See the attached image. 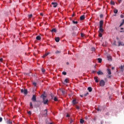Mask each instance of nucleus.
<instances>
[{
  "instance_id": "1",
  "label": "nucleus",
  "mask_w": 124,
  "mask_h": 124,
  "mask_svg": "<svg viewBox=\"0 0 124 124\" xmlns=\"http://www.w3.org/2000/svg\"><path fill=\"white\" fill-rule=\"evenodd\" d=\"M103 20L100 21L99 23V31L100 32H103L104 31V30L103 29Z\"/></svg>"
},
{
  "instance_id": "2",
  "label": "nucleus",
  "mask_w": 124,
  "mask_h": 124,
  "mask_svg": "<svg viewBox=\"0 0 124 124\" xmlns=\"http://www.w3.org/2000/svg\"><path fill=\"white\" fill-rule=\"evenodd\" d=\"M41 97H43V102L44 104H48V102H49V100H48V99H45V98H46V96H45L44 94H43L41 95Z\"/></svg>"
},
{
  "instance_id": "3",
  "label": "nucleus",
  "mask_w": 124,
  "mask_h": 124,
  "mask_svg": "<svg viewBox=\"0 0 124 124\" xmlns=\"http://www.w3.org/2000/svg\"><path fill=\"white\" fill-rule=\"evenodd\" d=\"M99 84L101 87H104V86H105V81L103 80H101Z\"/></svg>"
},
{
  "instance_id": "4",
  "label": "nucleus",
  "mask_w": 124,
  "mask_h": 124,
  "mask_svg": "<svg viewBox=\"0 0 124 124\" xmlns=\"http://www.w3.org/2000/svg\"><path fill=\"white\" fill-rule=\"evenodd\" d=\"M31 100L33 101V102H36V95H33L31 98Z\"/></svg>"
},
{
  "instance_id": "5",
  "label": "nucleus",
  "mask_w": 124,
  "mask_h": 124,
  "mask_svg": "<svg viewBox=\"0 0 124 124\" xmlns=\"http://www.w3.org/2000/svg\"><path fill=\"white\" fill-rule=\"evenodd\" d=\"M21 93H24V94H28V90L27 89H21Z\"/></svg>"
},
{
  "instance_id": "6",
  "label": "nucleus",
  "mask_w": 124,
  "mask_h": 124,
  "mask_svg": "<svg viewBox=\"0 0 124 124\" xmlns=\"http://www.w3.org/2000/svg\"><path fill=\"white\" fill-rule=\"evenodd\" d=\"M48 113V110L47 109H46L43 111V115L45 117H47V113Z\"/></svg>"
},
{
  "instance_id": "7",
  "label": "nucleus",
  "mask_w": 124,
  "mask_h": 124,
  "mask_svg": "<svg viewBox=\"0 0 124 124\" xmlns=\"http://www.w3.org/2000/svg\"><path fill=\"white\" fill-rule=\"evenodd\" d=\"M51 4L53 5V7H57L58 6V3L57 2H52Z\"/></svg>"
},
{
  "instance_id": "8",
  "label": "nucleus",
  "mask_w": 124,
  "mask_h": 124,
  "mask_svg": "<svg viewBox=\"0 0 124 124\" xmlns=\"http://www.w3.org/2000/svg\"><path fill=\"white\" fill-rule=\"evenodd\" d=\"M107 58L108 61H109V62H111L112 61V57H111L110 55H108L107 56Z\"/></svg>"
},
{
  "instance_id": "9",
  "label": "nucleus",
  "mask_w": 124,
  "mask_h": 124,
  "mask_svg": "<svg viewBox=\"0 0 124 124\" xmlns=\"http://www.w3.org/2000/svg\"><path fill=\"white\" fill-rule=\"evenodd\" d=\"M98 78L97 77H94V79L95 82H96V83H98V82H99Z\"/></svg>"
},
{
  "instance_id": "10",
  "label": "nucleus",
  "mask_w": 124,
  "mask_h": 124,
  "mask_svg": "<svg viewBox=\"0 0 124 124\" xmlns=\"http://www.w3.org/2000/svg\"><path fill=\"white\" fill-rule=\"evenodd\" d=\"M84 19H85V15H82V16H80V20L81 21H83V20H84Z\"/></svg>"
},
{
  "instance_id": "11",
  "label": "nucleus",
  "mask_w": 124,
  "mask_h": 124,
  "mask_svg": "<svg viewBox=\"0 0 124 124\" xmlns=\"http://www.w3.org/2000/svg\"><path fill=\"white\" fill-rule=\"evenodd\" d=\"M97 74H98V75H103V73L101 72V71H99L97 72Z\"/></svg>"
},
{
  "instance_id": "12",
  "label": "nucleus",
  "mask_w": 124,
  "mask_h": 124,
  "mask_svg": "<svg viewBox=\"0 0 124 124\" xmlns=\"http://www.w3.org/2000/svg\"><path fill=\"white\" fill-rule=\"evenodd\" d=\"M120 46H124L121 41H118V46L120 47Z\"/></svg>"
},
{
  "instance_id": "13",
  "label": "nucleus",
  "mask_w": 124,
  "mask_h": 124,
  "mask_svg": "<svg viewBox=\"0 0 124 124\" xmlns=\"http://www.w3.org/2000/svg\"><path fill=\"white\" fill-rule=\"evenodd\" d=\"M7 124H12V121L10 120H8L6 122Z\"/></svg>"
},
{
  "instance_id": "14",
  "label": "nucleus",
  "mask_w": 124,
  "mask_h": 124,
  "mask_svg": "<svg viewBox=\"0 0 124 124\" xmlns=\"http://www.w3.org/2000/svg\"><path fill=\"white\" fill-rule=\"evenodd\" d=\"M30 108L31 109H33V106L32 105V103L31 102H30Z\"/></svg>"
},
{
  "instance_id": "15",
  "label": "nucleus",
  "mask_w": 124,
  "mask_h": 124,
  "mask_svg": "<svg viewBox=\"0 0 124 124\" xmlns=\"http://www.w3.org/2000/svg\"><path fill=\"white\" fill-rule=\"evenodd\" d=\"M49 54H50V52H48L47 53L45 54L43 56V58H46V57H47V56H48V55H49Z\"/></svg>"
},
{
  "instance_id": "16",
  "label": "nucleus",
  "mask_w": 124,
  "mask_h": 124,
  "mask_svg": "<svg viewBox=\"0 0 124 124\" xmlns=\"http://www.w3.org/2000/svg\"><path fill=\"white\" fill-rule=\"evenodd\" d=\"M120 69H121V71H122V72H123V71H124V65L123 66L121 65L120 67Z\"/></svg>"
},
{
  "instance_id": "17",
  "label": "nucleus",
  "mask_w": 124,
  "mask_h": 124,
  "mask_svg": "<svg viewBox=\"0 0 124 124\" xmlns=\"http://www.w3.org/2000/svg\"><path fill=\"white\" fill-rule=\"evenodd\" d=\"M97 61H98L99 63H101V62H102V59L101 58H98Z\"/></svg>"
},
{
  "instance_id": "18",
  "label": "nucleus",
  "mask_w": 124,
  "mask_h": 124,
  "mask_svg": "<svg viewBox=\"0 0 124 124\" xmlns=\"http://www.w3.org/2000/svg\"><path fill=\"white\" fill-rule=\"evenodd\" d=\"M88 90L89 91V92L90 93H91L93 91V88H92V87H89L88 88Z\"/></svg>"
},
{
  "instance_id": "19",
  "label": "nucleus",
  "mask_w": 124,
  "mask_h": 124,
  "mask_svg": "<svg viewBox=\"0 0 124 124\" xmlns=\"http://www.w3.org/2000/svg\"><path fill=\"white\" fill-rule=\"evenodd\" d=\"M36 39L37 40H41V37L40 36H37L36 37Z\"/></svg>"
},
{
  "instance_id": "20",
  "label": "nucleus",
  "mask_w": 124,
  "mask_h": 124,
  "mask_svg": "<svg viewBox=\"0 0 124 124\" xmlns=\"http://www.w3.org/2000/svg\"><path fill=\"white\" fill-rule=\"evenodd\" d=\"M107 71H108V75H111V70L109 69H108Z\"/></svg>"
},
{
  "instance_id": "21",
  "label": "nucleus",
  "mask_w": 124,
  "mask_h": 124,
  "mask_svg": "<svg viewBox=\"0 0 124 124\" xmlns=\"http://www.w3.org/2000/svg\"><path fill=\"white\" fill-rule=\"evenodd\" d=\"M73 104H74V105H75V104H77V102H76V99H74L73 100Z\"/></svg>"
},
{
  "instance_id": "22",
  "label": "nucleus",
  "mask_w": 124,
  "mask_h": 124,
  "mask_svg": "<svg viewBox=\"0 0 124 124\" xmlns=\"http://www.w3.org/2000/svg\"><path fill=\"white\" fill-rule=\"evenodd\" d=\"M51 31V32H57V30L54 28Z\"/></svg>"
},
{
  "instance_id": "23",
  "label": "nucleus",
  "mask_w": 124,
  "mask_h": 124,
  "mask_svg": "<svg viewBox=\"0 0 124 124\" xmlns=\"http://www.w3.org/2000/svg\"><path fill=\"white\" fill-rule=\"evenodd\" d=\"M124 19H123V22L121 23L120 25L119 26V27L121 28L124 25Z\"/></svg>"
},
{
  "instance_id": "24",
  "label": "nucleus",
  "mask_w": 124,
  "mask_h": 124,
  "mask_svg": "<svg viewBox=\"0 0 124 124\" xmlns=\"http://www.w3.org/2000/svg\"><path fill=\"white\" fill-rule=\"evenodd\" d=\"M55 41H56V42H60V38L57 37L55 39Z\"/></svg>"
},
{
  "instance_id": "25",
  "label": "nucleus",
  "mask_w": 124,
  "mask_h": 124,
  "mask_svg": "<svg viewBox=\"0 0 124 124\" xmlns=\"http://www.w3.org/2000/svg\"><path fill=\"white\" fill-rule=\"evenodd\" d=\"M110 4H111V5H115V2H114V1L113 0H111Z\"/></svg>"
},
{
  "instance_id": "26",
  "label": "nucleus",
  "mask_w": 124,
  "mask_h": 124,
  "mask_svg": "<svg viewBox=\"0 0 124 124\" xmlns=\"http://www.w3.org/2000/svg\"><path fill=\"white\" fill-rule=\"evenodd\" d=\"M113 46H117V42L116 41H114L113 43Z\"/></svg>"
},
{
  "instance_id": "27",
  "label": "nucleus",
  "mask_w": 124,
  "mask_h": 124,
  "mask_svg": "<svg viewBox=\"0 0 124 124\" xmlns=\"http://www.w3.org/2000/svg\"><path fill=\"white\" fill-rule=\"evenodd\" d=\"M114 13H115V14H117V13H118V10L117 9H115L114 10Z\"/></svg>"
},
{
  "instance_id": "28",
  "label": "nucleus",
  "mask_w": 124,
  "mask_h": 124,
  "mask_svg": "<svg viewBox=\"0 0 124 124\" xmlns=\"http://www.w3.org/2000/svg\"><path fill=\"white\" fill-rule=\"evenodd\" d=\"M61 92L62 93V94H65V91H64V90H61Z\"/></svg>"
},
{
  "instance_id": "29",
  "label": "nucleus",
  "mask_w": 124,
  "mask_h": 124,
  "mask_svg": "<svg viewBox=\"0 0 124 124\" xmlns=\"http://www.w3.org/2000/svg\"><path fill=\"white\" fill-rule=\"evenodd\" d=\"M28 17L30 19L32 17V14L29 15Z\"/></svg>"
},
{
  "instance_id": "30",
  "label": "nucleus",
  "mask_w": 124,
  "mask_h": 124,
  "mask_svg": "<svg viewBox=\"0 0 124 124\" xmlns=\"http://www.w3.org/2000/svg\"><path fill=\"white\" fill-rule=\"evenodd\" d=\"M65 83H66L67 84V83H68V82H69V80H68L67 78H66L65 79Z\"/></svg>"
},
{
  "instance_id": "31",
  "label": "nucleus",
  "mask_w": 124,
  "mask_h": 124,
  "mask_svg": "<svg viewBox=\"0 0 124 124\" xmlns=\"http://www.w3.org/2000/svg\"><path fill=\"white\" fill-rule=\"evenodd\" d=\"M54 101H58V98L56 96L54 97Z\"/></svg>"
},
{
  "instance_id": "32",
  "label": "nucleus",
  "mask_w": 124,
  "mask_h": 124,
  "mask_svg": "<svg viewBox=\"0 0 124 124\" xmlns=\"http://www.w3.org/2000/svg\"><path fill=\"white\" fill-rule=\"evenodd\" d=\"M50 96L51 97V99H54V95L52 94V93L50 94Z\"/></svg>"
},
{
  "instance_id": "33",
  "label": "nucleus",
  "mask_w": 124,
  "mask_h": 124,
  "mask_svg": "<svg viewBox=\"0 0 124 124\" xmlns=\"http://www.w3.org/2000/svg\"><path fill=\"white\" fill-rule=\"evenodd\" d=\"M80 124H84V120H83V119H80Z\"/></svg>"
},
{
  "instance_id": "34",
  "label": "nucleus",
  "mask_w": 124,
  "mask_h": 124,
  "mask_svg": "<svg viewBox=\"0 0 124 124\" xmlns=\"http://www.w3.org/2000/svg\"><path fill=\"white\" fill-rule=\"evenodd\" d=\"M73 24H78V21H75L74 20H73Z\"/></svg>"
},
{
  "instance_id": "35",
  "label": "nucleus",
  "mask_w": 124,
  "mask_h": 124,
  "mask_svg": "<svg viewBox=\"0 0 124 124\" xmlns=\"http://www.w3.org/2000/svg\"><path fill=\"white\" fill-rule=\"evenodd\" d=\"M45 69H42V72H43V73H45Z\"/></svg>"
},
{
  "instance_id": "36",
  "label": "nucleus",
  "mask_w": 124,
  "mask_h": 124,
  "mask_svg": "<svg viewBox=\"0 0 124 124\" xmlns=\"http://www.w3.org/2000/svg\"><path fill=\"white\" fill-rule=\"evenodd\" d=\"M60 53H61V51L59 50H57L55 52L56 54H60Z\"/></svg>"
},
{
  "instance_id": "37",
  "label": "nucleus",
  "mask_w": 124,
  "mask_h": 124,
  "mask_svg": "<svg viewBox=\"0 0 124 124\" xmlns=\"http://www.w3.org/2000/svg\"><path fill=\"white\" fill-rule=\"evenodd\" d=\"M87 95H89V93L88 92L84 94V96H87Z\"/></svg>"
},
{
  "instance_id": "38",
  "label": "nucleus",
  "mask_w": 124,
  "mask_h": 124,
  "mask_svg": "<svg viewBox=\"0 0 124 124\" xmlns=\"http://www.w3.org/2000/svg\"><path fill=\"white\" fill-rule=\"evenodd\" d=\"M76 109H77L78 110H79V109H80V108H79V106H76Z\"/></svg>"
},
{
  "instance_id": "39",
  "label": "nucleus",
  "mask_w": 124,
  "mask_h": 124,
  "mask_svg": "<svg viewBox=\"0 0 124 124\" xmlns=\"http://www.w3.org/2000/svg\"><path fill=\"white\" fill-rule=\"evenodd\" d=\"M99 36L100 37H102V33L100 32L99 34Z\"/></svg>"
},
{
  "instance_id": "40",
  "label": "nucleus",
  "mask_w": 124,
  "mask_h": 124,
  "mask_svg": "<svg viewBox=\"0 0 124 124\" xmlns=\"http://www.w3.org/2000/svg\"><path fill=\"white\" fill-rule=\"evenodd\" d=\"M75 29H76V27L74 26V27L72 28V31H74V30H75Z\"/></svg>"
},
{
  "instance_id": "41",
  "label": "nucleus",
  "mask_w": 124,
  "mask_h": 124,
  "mask_svg": "<svg viewBox=\"0 0 124 124\" xmlns=\"http://www.w3.org/2000/svg\"><path fill=\"white\" fill-rule=\"evenodd\" d=\"M33 85H34V86L35 87H36V85H37L36 82H33Z\"/></svg>"
},
{
  "instance_id": "42",
  "label": "nucleus",
  "mask_w": 124,
  "mask_h": 124,
  "mask_svg": "<svg viewBox=\"0 0 124 124\" xmlns=\"http://www.w3.org/2000/svg\"><path fill=\"white\" fill-rule=\"evenodd\" d=\"M62 74H63V75H66V72H62Z\"/></svg>"
},
{
  "instance_id": "43",
  "label": "nucleus",
  "mask_w": 124,
  "mask_h": 124,
  "mask_svg": "<svg viewBox=\"0 0 124 124\" xmlns=\"http://www.w3.org/2000/svg\"><path fill=\"white\" fill-rule=\"evenodd\" d=\"M92 51H95V48H94V47H92Z\"/></svg>"
},
{
  "instance_id": "44",
  "label": "nucleus",
  "mask_w": 124,
  "mask_h": 124,
  "mask_svg": "<svg viewBox=\"0 0 124 124\" xmlns=\"http://www.w3.org/2000/svg\"><path fill=\"white\" fill-rule=\"evenodd\" d=\"M28 114H29V115H31V111H28Z\"/></svg>"
},
{
  "instance_id": "45",
  "label": "nucleus",
  "mask_w": 124,
  "mask_h": 124,
  "mask_svg": "<svg viewBox=\"0 0 124 124\" xmlns=\"http://www.w3.org/2000/svg\"><path fill=\"white\" fill-rule=\"evenodd\" d=\"M118 1L119 3H121L123 1V0H118Z\"/></svg>"
},
{
  "instance_id": "46",
  "label": "nucleus",
  "mask_w": 124,
  "mask_h": 124,
  "mask_svg": "<svg viewBox=\"0 0 124 124\" xmlns=\"http://www.w3.org/2000/svg\"><path fill=\"white\" fill-rule=\"evenodd\" d=\"M97 110H98V111H101V108H97Z\"/></svg>"
},
{
  "instance_id": "47",
  "label": "nucleus",
  "mask_w": 124,
  "mask_h": 124,
  "mask_svg": "<svg viewBox=\"0 0 124 124\" xmlns=\"http://www.w3.org/2000/svg\"><path fill=\"white\" fill-rule=\"evenodd\" d=\"M2 122V118L0 117V123H1Z\"/></svg>"
},
{
  "instance_id": "48",
  "label": "nucleus",
  "mask_w": 124,
  "mask_h": 124,
  "mask_svg": "<svg viewBox=\"0 0 124 124\" xmlns=\"http://www.w3.org/2000/svg\"><path fill=\"white\" fill-rule=\"evenodd\" d=\"M120 17L121 18H124V16L123 15H121Z\"/></svg>"
},
{
  "instance_id": "49",
  "label": "nucleus",
  "mask_w": 124,
  "mask_h": 124,
  "mask_svg": "<svg viewBox=\"0 0 124 124\" xmlns=\"http://www.w3.org/2000/svg\"><path fill=\"white\" fill-rule=\"evenodd\" d=\"M81 37H84V34H83V33H81Z\"/></svg>"
},
{
  "instance_id": "50",
  "label": "nucleus",
  "mask_w": 124,
  "mask_h": 124,
  "mask_svg": "<svg viewBox=\"0 0 124 124\" xmlns=\"http://www.w3.org/2000/svg\"><path fill=\"white\" fill-rule=\"evenodd\" d=\"M107 77H108L109 79L111 78V76H108Z\"/></svg>"
},
{
  "instance_id": "51",
  "label": "nucleus",
  "mask_w": 124,
  "mask_h": 124,
  "mask_svg": "<svg viewBox=\"0 0 124 124\" xmlns=\"http://www.w3.org/2000/svg\"><path fill=\"white\" fill-rule=\"evenodd\" d=\"M100 18H102V17H103V15H100Z\"/></svg>"
},
{
  "instance_id": "52",
  "label": "nucleus",
  "mask_w": 124,
  "mask_h": 124,
  "mask_svg": "<svg viewBox=\"0 0 124 124\" xmlns=\"http://www.w3.org/2000/svg\"><path fill=\"white\" fill-rule=\"evenodd\" d=\"M66 117H67V118L69 117V114H67Z\"/></svg>"
},
{
  "instance_id": "53",
  "label": "nucleus",
  "mask_w": 124,
  "mask_h": 124,
  "mask_svg": "<svg viewBox=\"0 0 124 124\" xmlns=\"http://www.w3.org/2000/svg\"><path fill=\"white\" fill-rule=\"evenodd\" d=\"M102 46H106V45H105L104 43H103V44H102Z\"/></svg>"
},
{
  "instance_id": "54",
  "label": "nucleus",
  "mask_w": 124,
  "mask_h": 124,
  "mask_svg": "<svg viewBox=\"0 0 124 124\" xmlns=\"http://www.w3.org/2000/svg\"><path fill=\"white\" fill-rule=\"evenodd\" d=\"M2 61H3L2 58L0 59V62H2Z\"/></svg>"
},
{
  "instance_id": "55",
  "label": "nucleus",
  "mask_w": 124,
  "mask_h": 124,
  "mask_svg": "<svg viewBox=\"0 0 124 124\" xmlns=\"http://www.w3.org/2000/svg\"><path fill=\"white\" fill-rule=\"evenodd\" d=\"M80 97H83L84 95H80Z\"/></svg>"
},
{
  "instance_id": "56",
  "label": "nucleus",
  "mask_w": 124,
  "mask_h": 124,
  "mask_svg": "<svg viewBox=\"0 0 124 124\" xmlns=\"http://www.w3.org/2000/svg\"><path fill=\"white\" fill-rule=\"evenodd\" d=\"M41 16H43V13H40Z\"/></svg>"
},
{
  "instance_id": "57",
  "label": "nucleus",
  "mask_w": 124,
  "mask_h": 124,
  "mask_svg": "<svg viewBox=\"0 0 124 124\" xmlns=\"http://www.w3.org/2000/svg\"><path fill=\"white\" fill-rule=\"evenodd\" d=\"M92 73H95V71H93V72H92Z\"/></svg>"
},
{
  "instance_id": "58",
  "label": "nucleus",
  "mask_w": 124,
  "mask_h": 124,
  "mask_svg": "<svg viewBox=\"0 0 124 124\" xmlns=\"http://www.w3.org/2000/svg\"><path fill=\"white\" fill-rule=\"evenodd\" d=\"M46 124H53V123H46Z\"/></svg>"
},
{
  "instance_id": "59",
  "label": "nucleus",
  "mask_w": 124,
  "mask_h": 124,
  "mask_svg": "<svg viewBox=\"0 0 124 124\" xmlns=\"http://www.w3.org/2000/svg\"><path fill=\"white\" fill-rule=\"evenodd\" d=\"M114 68H114V67H112V68H111V69H114Z\"/></svg>"
},
{
  "instance_id": "60",
  "label": "nucleus",
  "mask_w": 124,
  "mask_h": 124,
  "mask_svg": "<svg viewBox=\"0 0 124 124\" xmlns=\"http://www.w3.org/2000/svg\"><path fill=\"white\" fill-rule=\"evenodd\" d=\"M121 30H124V28H121Z\"/></svg>"
},
{
  "instance_id": "61",
  "label": "nucleus",
  "mask_w": 124,
  "mask_h": 124,
  "mask_svg": "<svg viewBox=\"0 0 124 124\" xmlns=\"http://www.w3.org/2000/svg\"><path fill=\"white\" fill-rule=\"evenodd\" d=\"M67 64H69V63L68 62H67Z\"/></svg>"
},
{
  "instance_id": "62",
  "label": "nucleus",
  "mask_w": 124,
  "mask_h": 124,
  "mask_svg": "<svg viewBox=\"0 0 124 124\" xmlns=\"http://www.w3.org/2000/svg\"><path fill=\"white\" fill-rule=\"evenodd\" d=\"M73 35H74V33H73Z\"/></svg>"
},
{
  "instance_id": "63",
  "label": "nucleus",
  "mask_w": 124,
  "mask_h": 124,
  "mask_svg": "<svg viewBox=\"0 0 124 124\" xmlns=\"http://www.w3.org/2000/svg\"><path fill=\"white\" fill-rule=\"evenodd\" d=\"M123 46H124V45H123Z\"/></svg>"
}]
</instances>
